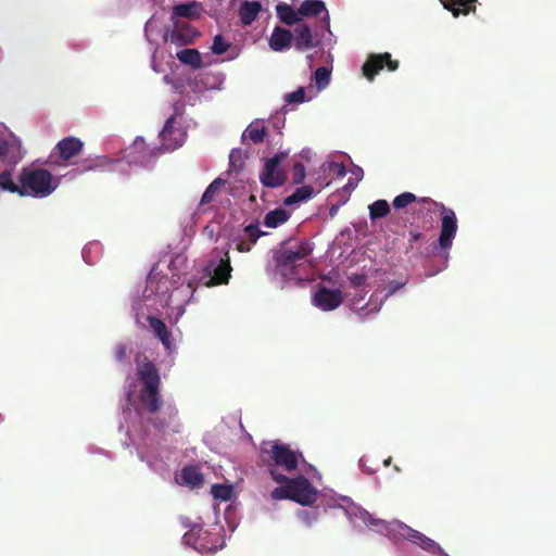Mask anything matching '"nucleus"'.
<instances>
[{
    "mask_svg": "<svg viewBox=\"0 0 556 556\" xmlns=\"http://www.w3.org/2000/svg\"><path fill=\"white\" fill-rule=\"evenodd\" d=\"M137 375L141 381V389L138 391L135 383H130L126 397L128 407L124 410L127 424L126 434L132 445L136 446L139 458L155 470L162 471L170 459V452L161 445H154L142 431L144 412L154 413L160 408L159 396L160 375L155 366L137 356Z\"/></svg>",
    "mask_w": 556,
    "mask_h": 556,
    "instance_id": "f257e3e1",
    "label": "nucleus"
},
{
    "mask_svg": "<svg viewBox=\"0 0 556 556\" xmlns=\"http://www.w3.org/2000/svg\"><path fill=\"white\" fill-rule=\"evenodd\" d=\"M338 501V507L344 510L345 516L355 529H368L394 541L405 539L431 554L442 552L440 545L432 539L399 520L387 521L380 519L346 496H340Z\"/></svg>",
    "mask_w": 556,
    "mask_h": 556,
    "instance_id": "f03ea898",
    "label": "nucleus"
},
{
    "mask_svg": "<svg viewBox=\"0 0 556 556\" xmlns=\"http://www.w3.org/2000/svg\"><path fill=\"white\" fill-rule=\"evenodd\" d=\"M169 280L166 277L159 278L155 273L148 276L147 285L142 293V300L134 301L135 311H142L146 306L148 311H159L160 307H167L169 315L179 319L185 313V306L193 295L194 288L191 282L186 286L180 285L168 292Z\"/></svg>",
    "mask_w": 556,
    "mask_h": 556,
    "instance_id": "7ed1b4c3",
    "label": "nucleus"
},
{
    "mask_svg": "<svg viewBox=\"0 0 556 556\" xmlns=\"http://www.w3.org/2000/svg\"><path fill=\"white\" fill-rule=\"evenodd\" d=\"M60 186V177L37 165L24 166L16 179L11 169L0 173V190L23 198L43 199L52 194Z\"/></svg>",
    "mask_w": 556,
    "mask_h": 556,
    "instance_id": "20e7f679",
    "label": "nucleus"
},
{
    "mask_svg": "<svg viewBox=\"0 0 556 556\" xmlns=\"http://www.w3.org/2000/svg\"><path fill=\"white\" fill-rule=\"evenodd\" d=\"M312 251V245L307 242H299L277 251L274 256L275 279L282 286L307 279L309 268L307 258Z\"/></svg>",
    "mask_w": 556,
    "mask_h": 556,
    "instance_id": "39448f33",
    "label": "nucleus"
},
{
    "mask_svg": "<svg viewBox=\"0 0 556 556\" xmlns=\"http://www.w3.org/2000/svg\"><path fill=\"white\" fill-rule=\"evenodd\" d=\"M269 475L275 482L280 484L270 493V497L274 501L290 500L302 506H311L316 502L318 491L303 476L287 478L285 475L278 472L276 468H270Z\"/></svg>",
    "mask_w": 556,
    "mask_h": 556,
    "instance_id": "423d86ee",
    "label": "nucleus"
},
{
    "mask_svg": "<svg viewBox=\"0 0 556 556\" xmlns=\"http://www.w3.org/2000/svg\"><path fill=\"white\" fill-rule=\"evenodd\" d=\"M417 202L420 205L421 212L427 214L440 212L441 227L440 236L438 239V247L444 251L443 257L445 261H447V251L452 248L458 229L455 212L452 208L445 207L442 203H439L430 198H419L417 199Z\"/></svg>",
    "mask_w": 556,
    "mask_h": 556,
    "instance_id": "0eeeda50",
    "label": "nucleus"
},
{
    "mask_svg": "<svg viewBox=\"0 0 556 556\" xmlns=\"http://www.w3.org/2000/svg\"><path fill=\"white\" fill-rule=\"evenodd\" d=\"M262 456L265 462H273L269 464L270 468H276L285 471H292L298 468L299 464L303 462L301 453L295 452L289 445L279 442H267L261 447Z\"/></svg>",
    "mask_w": 556,
    "mask_h": 556,
    "instance_id": "6e6552de",
    "label": "nucleus"
},
{
    "mask_svg": "<svg viewBox=\"0 0 556 556\" xmlns=\"http://www.w3.org/2000/svg\"><path fill=\"white\" fill-rule=\"evenodd\" d=\"M406 285V281H390L381 291L375 293L370 300L363 305L362 302L364 298H354L352 301V309L358 314L361 318H367L371 314H375L380 311L382 303L390 295L394 294L397 290L403 288Z\"/></svg>",
    "mask_w": 556,
    "mask_h": 556,
    "instance_id": "1a4fd4ad",
    "label": "nucleus"
},
{
    "mask_svg": "<svg viewBox=\"0 0 556 556\" xmlns=\"http://www.w3.org/2000/svg\"><path fill=\"white\" fill-rule=\"evenodd\" d=\"M22 142L3 123H0V161L15 165L23 160Z\"/></svg>",
    "mask_w": 556,
    "mask_h": 556,
    "instance_id": "9d476101",
    "label": "nucleus"
},
{
    "mask_svg": "<svg viewBox=\"0 0 556 556\" xmlns=\"http://www.w3.org/2000/svg\"><path fill=\"white\" fill-rule=\"evenodd\" d=\"M84 142L76 137H66L58 142L50 155L53 165L67 166L71 160L81 153Z\"/></svg>",
    "mask_w": 556,
    "mask_h": 556,
    "instance_id": "9b49d317",
    "label": "nucleus"
},
{
    "mask_svg": "<svg viewBox=\"0 0 556 556\" xmlns=\"http://www.w3.org/2000/svg\"><path fill=\"white\" fill-rule=\"evenodd\" d=\"M226 75L223 72H205L189 77L187 86L194 93H203L205 91H220L224 88Z\"/></svg>",
    "mask_w": 556,
    "mask_h": 556,
    "instance_id": "f8f14e48",
    "label": "nucleus"
},
{
    "mask_svg": "<svg viewBox=\"0 0 556 556\" xmlns=\"http://www.w3.org/2000/svg\"><path fill=\"white\" fill-rule=\"evenodd\" d=\"M187 134L185 128L176 116L169 117L162 131L160 138L162 141V149L165 152H172L181 147L186 140Z\"/></svg>",
    "mask_w": 556,
    "mask_h": 556,
    "instance_id": "ddd939ff",
    "label": "nucleus"
},
{
    "mask_svg": "<svg viewBox=\"0 0 556 556\" xmlns=\"http://www.w3.org/2000/svg\"><path fill=\"white\" fill-rule=\"evenodd\" d=\"M156 149H150L142 138H137L132 144L126 149L123 160L125 167L131 164L142 167L149 166L156 156Z\"/></svg>",
    "mask_w": 556,
    "mask_h": 556,
    "instance_id": "4468645a",
    "label": "nucleus"
},
{
    "mask_svg": "<svg viewBox=\"0 0 556 556\" xmlns=\"http://www.w3.org/2000/svg\"><path fill=\"white\" fill-rule=\"evenodd\" d=\"M287 152H280L268 159L260 174L261 182L270 188H276L285 182V173L280 167L282 160L287 157Z\"/></svg>",
    "mask_w": 556,
    "mask_h": 556,
    "instance_id": "2eb2a0df",
    "label": "nucleus"
},
{
    "mask_svg": "<svg viewBox=\"0 0 556 556\" xmlns=\"http://www.w3.org/2000/svg\"><path fill=\"white\" fill-rule=\"evenodd\" d=\"M205 276L207 280L205 281L206 287L227 283L230 278L231 266L230 258L228 255V251L224 253V256L218 261H211L205 266Z\"/></svg>",
    "mask_w": 556,
    "mask_h": 556,
    "instance_id": "dca6fc26",
    "label": "nucleus"
},
{
    "mask_svg": "<svg viewBox=\"0 0 556 556\" xmlns=\"http://www.w3.org/2000/svg\"><path fill=\"white\" fill-rule=\"evenodd\" d=\"M342 302L343 295L338 289L320 288L312 298L313 305L324 312L336 309Z\"/></svg>",
    "mask_w": 556,
    "mask_h": 556,
    "instance_id": "f3484780",
    "label": "nucleus"
},
{
    "mask_svg": "<svg viewBox=\"0 0 556 556\" xmlns=\"http://www.w3.org/2000/svg\"><path fill=\"white\" fill-rule=\"evenodd\" d=\"M384 65H387L389 71L397 68V62L391 60L390 53L370 54L363 65V74L368 80H372Z\"/></svg>",
    "mask_w": 556,
    "mask_h": 556,
    "instance_id": "a211bd4d",
    "label": "nucleus"
},
{
    "mask_svg": "<svg viewBox=\"0 0 556 556\" xmlns=\"http://www.w3.org/2000/svg\"><path fill=\"white\" fill-rule=\"evenodd\" d=\"M161 33V29L159 27V23L156 18L153 16L151 17L144 25V35L149 42V51L151 53V68L156 72L161 73L162 68L160 64L157 63L159 60V48L157 43L155 41V36H159Z\"/></svg>",
    "mask_w": 556,
    "mask_h": 556,
    "instance_id": "6ab92c4d",
    "label": "nucleus"
},
{
    "mask_svg": "<svg viewBox=\"0 0 556 556\" xmlns=\"http://www.w3.org/2000/svg\"><path fill=\"white\" fill-rule=\"evenodd\" d=\"M301 20L305 16H321L323 21L326 23L327 33L331 36L330 26H329V13L321 0H305L301 3L299 8Z\"/></svg>",
    "mask_w": 556,
    "mask_h": 556,
    "instance_id": "aec40b11",
    "label": "nucleus"
},
{
    "mask_svg": "<svg viewBox=\"0 0 556 556\" xmlns=\"http://www.w3.org/2000/svg\"><path fill=\"white\" fill-rule=\"evenodd\" d=\"M202 527L199 525H192L190 529L184 535L185 544L193 547L200 553L216 552L223 547V544H215L208 542H198Z\"/></svg>",
    "mask_w": 556,
    "mask_h": 556,
    "instance_id": "412c9836",
    "label": "nucleus"
},
{
    "mask_svg": "<svg viewBox=\"0 0 556 556\" xmlns=\"http://www.w3.org/2000/svg\"><path fill=\"white\" fill-rule=\"evenodd\" d=\"M199 35L197 29L182 23L178 26L174 25V29L169 34H164L163 40H170L176 45H189L192 43Z\"/></svg>",
    "mask_w": 556,
    "mask_h": 556,
    "instance_id": "4be33fe9",
    "label": "nucleus"
},
{
    "mask_svg": "<svg viewBox=\"0 0 556 556\" xmlns=\"http://www.w3.org/2000/svg\"><path fill=\"white\" fill-rule=\"evenodd\" d=\"M178 61L185 65L190 66L192 70H201L212 64L210 56H203L197 49H182L176 53Z\"/></svg>",
    "mask_w": 556,
    "mask_h": 556,
    "instance_id": "5701e85b",
    "label": "nucleus"
},
{
    "mask_svg": "<svg viewBox=\"0 0 556 556\" xmlns=\"http://www.w3.org/2000/svg\"><path fill=\"white\" fill-rule=\"evenodd\" d=\"M263 235H265V232L261 231L257 225H248L242 233L233 239L236 250L239 252H249Z\"/></svg>",
    "mask_w": 556,
    "mask_h": 556,
    "instance_id": "b1692460",
    "label": "nucleus"
},
{
    "mask_svg": "<svg viewBox=\"0 0 556 556\" xmlns=\"http://www.w3.org/2000/svg\"><path fill=\"white\" fill-rule=\"evenodd\" d=\"M294 46L298 50L311 49L319 45L312 34L309 26L306 24H299L294 28Z\"/></svg>",
    "mask_w": 556,
    "mask_h": 556,
    "instance_id": "393cba45",
    "label": "nucleus"
},
{
    "mask_svg": "<svg viewBox=\"0 0 556 556\" xmlns=\"http://www.w3.org/2000/svg\"><path fill=\"white\" fill-rule=\"evenodd\" d=\"M200 5L197 2H189L175 5L172 11V22L174 25L182 24L180 18L194 20L200 16Z\"/></svg>",
    "mask_w": 556,
    "mask_h": 556,
    "instance_id": "a878e982",
    "label": "nucleus"
},
{
    "mask_svg": "<svg viewBox=\"0 0 556 556\" xmlns=\"http://www.w3.org/2000/svg\"><path fill=\"white\" fill-rule=\"evenodd\" d=\"M293 35L290 30L276 27L269 37V47L276 52L289 49Z\"/></svg>",
    "mask_w": 556,
    "mask_h": 556,
    "instance_id": "bb28decb",
    "label": "nucleus"
},
{
    "mask_svg": "<svg viewBox=\"0 0 556 556\" xmlns=\"http://www.w3.org/2000/svg\"><path fill=\"white\" fill-rule=\"evenodd\" d=\"M317 98L312 88L307 87H299L296 90L292 92H288L283 96V101L287 104L299 105L304 102H309Z\"/></svg>",
    "mask_w": 556,
    "mask_h": 556,
    "instance_id": "cd10ccee",
    "label": "nucleus"
},
{
    "mask_svg": "<svg viewBox=\"0 0 556 556\" xmlns=\"http://www.w3.org/2000/svg\"><path fill=\"white\" fill-rule=\"evenodd\" d=\"M108 167L112 172L125 173V162L122 159H110L101 155L96 157L93 163L87 167V170H94L98 168Z\"/></svg>",
    "mask_w": 556,
    "mask_h": 556,
    "instance_id": "c85d7f7f",
    "label": "nucleus"
},
{
    "mask_svg": "<svg viewBox=\"0 0 556 556\" xmlns=\"http://www.w3.org/2000/svg\"><path fill=\"white\" fill-rule=\"evenodd\" d=\"M149 326L154 332V334L160 339L166 350H170L173 348V343L170 340V334L168 333L166 326L164 323L155 317H148Z\"/></svg>",
    "mask_w": 556,
    "mask_h": 556,
    "instance_id": "c756f323",
    "label": "nucleus"
},
{
    "mask_svg": "<svg viewBox=\"0 0 556 556\" xmlns=\"http://www.w3.org/2000/svg\"><path fill=\"white\" fill-rule=\"evenodd\" d=\"M330 70L326 66H320L315 71L312 77L314 85H309L308 87L314 90L315 96L317 97L320 93V91L324 90L330 84Z\"/></svg>",
    "mask_w": 556,
    "mask_h": 556,
    "instance_id": "7c9ffc66",
    "label": "nucleus"
},
{
    "mask_svg": "<svg viewBox=\"0 0 556 556\" xmlns=\"http://www.w3.org/2000/svg\"><path fill=\"white\" fill-rule=\"evenodd\" d=\"M179 483L190 488H197L202 484L203 476L194 466L185 467L178 478Z\"/></svg>",
    "mask_w": 556,
    "mask_h": 556,
    "instance_id": "2f4dec72",
    "label": "nucleus"
},
{
    "mask_svg": "<svg viewBox=\"0 0 556 556\" xmlns=\"http://www.w3.org/2000/svg\"><path fill=\"white\" fill-rule=\"evenodd\" d=\"M265 125L264 121L256 119L252 122L244 130L242 138L243 140H250L253 143H260L265 137Z\"/></svg>",
    "mask_w": 556,
    "mask_h": 556,
    "instance_id": "473e14b6",
    "label": "nucleus"
},
{
    "mask_svg": "<svg viewBox=\"0 0 556 556\" xmlns=\"http://www.w3.org/2000/svg\"><path fill=\"white\" fill-rule=\"evenodd\" d=\"M261 3L258 1H244L240 7V18L244 25H250L255 21L260 11Z\"/></svg>",
    "mask_w": 556,
    "mask_h": 556,
    "instance_id": "72a5a7b5",
    "label": "nucleus"
},
{
    "mask_svg": "<svg viewBox=\"0 0 556 556\" xmlns=\"http://www.w3.org/2000/svg\"><path fill=\"white\" fill-rule=\"evenodd\" d=\"M290 218V213L285 208H276L268 212L263 219V225L268 228H277Z\"/></svg>",
    "mask_w": 556,
    "mask_h": 556,
    "instance_id": "f704fd0d",
    "label": "nucleus"
},
{
    "mask_svg": "<svg viewBox=\"0 0 556 556\" xmlns=\"http://www.w3.org/2000/svg\"><path fill=\"white\" fill-rule=\"evenodd\" d=\"M278 17L286 24L292 25L301 21L299 9L294 10L292 7L280 3L276 7Z\"/></svg>",
    "mask_w": 556,
    "mask_h": 556,
    "instance_id": "c9c22d12",
    "label": "nucleus"
},
{
    "mask_svg": "<svg viewBox=\"0 0 556 556\" xmlns=\"http://www.w3.org/2000/svg\"><path fill=\"white\" fill-rule=\"evenodd\" d=\"M444 8L452 11L454 16L460 13L467 14L473 7L476 0H440Z\"/></svg>",
    "mask_w": 556,
    "mask_h": 556,
    "instance_id": "e433bc0d",
    "label": "nucleus"
},
{
    "mask_svg": "<svg viewBox=\"0 0 556 556\" xmlns=\"http://www.w3.org/2000/svg\"><path fill=\"white\" fill-rule=\"evenodd\" d=\"M313 194L314 189L311 186H302L285 199V204L290 206L306 202Z\"/></svg>",
    "mask_w": 556,
    "mask_h": 556,
    "instance_id": "4c0bfd02",
    "label": "nucleus"
},
{
    "mask_svg": "<svg viewBox=\"0 0 556 556\" xmlns=\"http://www.w3.org/2000/svg\"><path fill=\"white\" fill-rule=\"evenodd\" d=\"M390 213V205L386 200H377L369 205V217L371 220L387 216Z\"/></svg>",
    "mask_w": 556,
    "mask_h": 556,
    "instance_id": "58836bf2",
    "label": "nucleus"
},
{
    "mask_svg": "<svg viewBox=\"0 0 556 556\" xmlns=\"http://www.w3.org/2000/svg\"><path fill=\"white\" fill-rule=\"evenodd\" d=\"M211 492L214 498L222 501H229L233 494L232 486L229 484H214Z\"/></svg>",
    "mask_w": 556,
    "mask_h": 556,
    "instance_id": "ea45409f",
    "label": "nucleus"
},
{
    "mask_svg": "<svg viewBox=\"0 0 556 556\" xmlns=\"http://www.w3.org/2000/svg\"><path fill=\"white\" fill-rule=\"evenodd\" d=\"M417 199L418 198L412 192H403L393 199L392 205L395 210H402L417 202Z\"/></svg>",
    "mask_w": 556,
    "mask_h": 556,
    "instance_id": "a19ab883",
    "label": "nucleus"
},
{
    "mask_svg": "<svg viewBox=\"0 0 556 556\" xmlns=\"http://www.w3.org/2000/svg\"><path fill=\"white\" fill-rule=\"evenodd\" d=\"M224 184L225 181L222 178H216L204 191L200 203L202 205L208 204Z\"/></svg>",
    "mask_w": 556,
    "mask_h": 556,
    "instance_id": "79ce46f5",
    "label": "nucleus"
},
{
    "mask_svg": "<svg viewBox=\"0 0 556 556\" xmlns=\"http://www.w3.org/2000/svg\"><path fill=\"white\" fill-rule=\"evenodd\" d=\"M229 47L230 43L222 35H216L213 39L211 51L212 53L219 55L225 53Z\"/></svg>",
    "mask_w": 556,
    "mask_h": 556,
    "instance_id": "37998d69",
    "label": "nucleus"
},
{
    "mask_svg": "<svg viewBox=\"0 0 556 556\" xmlns=\"http://www.w3.org/2000/svg\"><path fill=\"white\" fill-rule=\"evenodd\" d=\"M296 516L305 526H312L318 519V511L301 509Z\"/></svg>",
    "mask_w": 556,
    "mask_h": 556,
    "instance_id": "c03bdc74",
    "label": "nucleus"
},
{
    "mask_svg": "<svg viewBox=\"0 0 556 556\" xmlns=\"http://www.w3.org/2000/svg\"><path fill=\"white\" fill-rule=\"evenodd\" d=\"M323 169L324 172L336 173L338 177H343L346 174L345 166L337 162L325 163Z\"/></svg>",
    "mask_w": 556,
    "mask_h": 556,
    "instance_id": "a18cd8bd",
    "label": "nucleus"
},
{
    "mask_svg": "<svg viewBox=\"0 0 556 556\" xmlns=\"http://www.w3.org/2000/svg\"><path fill=\"white\" fill-rule=\"evenodd\" d=\"M305 178V167L301 163L294 164L293 180L295 184H301Z\"/></svg>",
    "mask_w": 556,
    "mask_h": 556,
    "instance_id": "49530a36",
    "label": "nucleus"
},
{
    "mask_svg": "<svg viewBox=\"0 0 556 556\" xmlns=\"http://www.w3.org/2000/svg\"><path fill=\"white\" fill-rule=\"evenodd\" d=\"M213 536H214V534L212 532H208V531L202 529V532L200 534L198 542H208V543L223 544V545L225 544L224 540L219 541L217 539H214Z\"/></svg>",
    "mask_w": 556,
    "mask_h": 556,
    "instance_id": "de8ad7c7",
    "label": "nucleus"
},
{
    "mask_svg": "<svg viewBox=\"0 0 556 556\" xmlns=\"http://www.w3.org/2000/svg\"><path fill=\"white\" fill-rule=\"evenodd\" d=\"M100 250V245L98 243H90L83 250V257L89 264L93 263L91 257L89 256L91 251L98 252Z\"/></svg>",
    "mask_w": 556,
    "mask_h": 556,
    "instance_id": "09e8293b",
    "label": "nucleus"
},
{
    "mask_svg": "<svg viewBox=\"0 0 556 556\" xmlns=\"http://www.w3.org/2000/svg\"><path fill=\"white\" fill-rule=\"evenodd\" d=\"M229 161H230L231 167H233L235 169L239 168L241 166V164H240V162H241V152L238 151V150L231 151V153L229 155Z\"/></svg>",
    "mask_w": 556,
    "mask_h": 556,
    "instance_id": "8fccbe9b",
    "label": "nucleus"
},
{
    "mask_svg": "<svg viewBox=\"0 0 556 556\" xmlns=\"http://www.w3.org/2000/svg\"><path fill=\"white\" fill-rule=\"evenodd\" d=\"M185 264V257L181 256V255H177L175 256L170 264H169V269L170 271L173 273V277L177 276V274L175 273V269L178 267V266H181Z\"/></svg>",
    "mask_w": 556,
    "mask_h": 556,
    "instance_id": "3c124183",
    "label": "nucleus"
},
{
    "mask_svg": "<svg viewBox=\"0 0 556 556\" xmlns=\"http://www.w3.org/2000/svg\"><path fill=\"white\" fill-rule=\"evenodd\" d=\"M127 354V348L124 345H118L115 350V356L118 361H122Z\"/></svg>",
    "mask_w": 556,
    "mask_h": 556,
    "instance_id": "603ef678",
    "label": "nucleus"
},
{
    "mask_svg": "<svg viewBox=\"0 0 556 556\" xmlns=\"http://www.w3.org/2000/svg\"><path fill=\"white\" fill-rule=\"evenodd\" d=\"M364 282H365V278H364V276H354V277L352 278V283H353L354 286H362Z\"/></svg>",
    "mask_w": 556,
    "mask_h": 556,
    "instance_id": "864d4df0",
    "label": "nucleus"
},
{
    "mask_svg": "<svg viewBox=\"0 0 556 556\" xmlns=\"http://www.w3.org/2000/svg\"><path fill=\"white\" fill-rule=\"evenodd\" d=\"M353 175L355 176V180H356V182H358V181L362 179V177H363V170H362V168L356 167V168L353 170Z\"/></svg>",
    "mask_w": 556,
    "mask_h": 556,
    "instance_id": "5fc2aeb1",
    "label": "nucleus"
},
{
    "mask_svg": "<svg viewBox=\"0 0 556 556\" xmlns=\"http://www.w3.org/2000/svg\"><path fill=\"white\" fill-rule=\"evenodd\" d=\"M357 182H352L351 180L344 186V190L346 191H351V190H354L355 187H356Z\"/></svg>",
    "mask_w": 556,
    "mask_h": 556,
    "instance_id": "6e6d98bb",
    "label": "nucleus"
},
{
    "mask_svg": "<svg viewBox=\"0 0 556 556\" xmlns=\"http://www.w3.org/2000/svg\"><path fill=\"white\" fill-rule=\"evenodd\" d=\"M390 464H391V457L387 458V459L383 462V465H384L386 467L390 466Z\"/></svg>",
    "mask_w": 556,
    "mask_h": 556,
    "instance_id": "4d7b16f0",
    "label": "nucleus"
},
{
    "mask_svg": "<svg viewBox=\"0 0 556 556\" xmlns=\"http://www.w3.org/2000/svg\"><path fill=\"white\" fill-rule=\"evenodd\" d=\"M394 470L399 472L401 469L399 466H394Z\"/></svg>",
    "mask_w": 556,
    "mask_h": 556,
    "instance_id": "13d9d810",
    "label": "nucleus"
},
{
    "mask_svg": "<svg viewBox=\"0 0 556 556\" xmlns=\"http://www.w3.org/2000/svg\"><path fill=\"white\" fill-rule=\"evenodd\" d=\"M235 58H236V55H232V56L227 58V60H233Z\"/></svg>",
    "mask_w": 556,
    "mask_h": 556,
    "instance_id": "bf43d9fd",
    "label": "nucleus"
},
{
    "mask_svg": "<svg viewBox=\"0 0 556 556\" xmlns=\"http://www.w3.org/2000/svg\"><path fill=\"white\" fill-rule=\"evenodd\" d=\"M173 283H176V280H173V282L169 281L168 287L172 286Z\"/></svg>",
    "mask_w": 556,
    "mask_h": 556,
    "instance_id": "052dcab7",
    "label": "nucleus"
}]
</instances>
